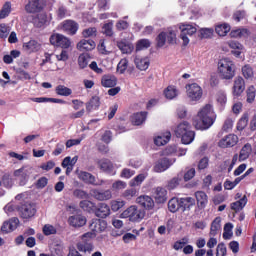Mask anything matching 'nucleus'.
Listing matches in <instances>:
<instances>
[{
    "label": "nucleus",
    "instance_id": "f257e3e1",
    "mask_svg": "<svg viewBox=\"0 0 256 256\" xmlns=\"http://www.w3.org/2000/svg\"><path fill=\"white\" fill-rule=\"evenodd\" d=\"M215 119L216 115L213 111V106L206 104L198 111L197 117L193 120V125L196 129L205 131L215 123Z\"/></svg>",
    "mask_w": 256,
    "mask_h": 256
},
{
    "label": "nucleus",
    "instance_id": "f03ea898",
    "mask_svg": "<svg viewBox=\"0 0 256 256\" xmlns=\"http://www.w3.org/2000/svg\"><path fill=\"white\" fill-rule=\"evenodd\" d=\"M176 137H180L183 145H191L195 140V132L191 130V124L189 122L180 123L175 129Z\"/></svg>",
    "mask_w": 256,
    "mask_h": 256
},
{
    "label": "nucleus",
    "instance_id": "7ed1b4c3",
    "mask_svg": "<svg viewBox=\"0 0 256 256\" xmlns=\"http://www.w3.org/2000/svg\"><path fill=\"white\" fill-rule=\"evenodd\" d=\"M218 73L222 79L229 81L235 77V64L229 58H223L218 62Z\"/></svg>",
    "mask_w": 256,
    "mask_h": 256
},
{
    "label": "nucleus",
    "instance_id": "20e7f679",
    "mask_svg": "<svg viewBox=\"0 0 256 256\" xmlns=\"http://www.w3.org/2000/svg\"><path fill=\"white\" fill-rule=\"evenodd\" d=\"M121 219H129L133 223L142 221L145 218V210L132 205L120 214Z\"/></svg>",
    "mask_w": 256,
    "mask_h": 256
},
{
    "label": "nucleus",
    "instance_id": "39448f33",
    "mask_svg": "<svg viewBox=\"0 0 256 256\" xmlns=\"http://www.w3.org/2000/svg\"><path fill=\"white\" fill-rule=\"evenodd\" d=\"M93 233L87 232L81 236L80 241L76 244L78 253H93L95 246L93 245Z\"/></svg>",
    "mask_w": 256,
    "mask_h": 256
},
{
    "label": "nucleus",
    "instance_id": "423d86ee",
    "mask_svg": "<svg viewBox=\"0 0 256 256\" xmlns=\"http://www.w3.org/2000/svg\"><path fill=\"white\" fill-rule=\"evenodd\" d=\"M78 177L79 179H81V181H84V183H87L88 185H94L95 187H101L103 185H111V181L97 179L93 174L85 171H81L78 174Z\"/></svg>",
    "mask_w": 256,
    "mask_h": 256
},
{
    "label": "nucleus",
    "instance_id": "0eeeda50",
    "mask_svg": "<svg viewBox=\"0 0 256 256\" xmlns=\"http://www.w3.org/2000/svg\"><path fill=\"white\" fill-rule=\"evenodd\" d=\"M186 95L190 101H201V98L203 97V88L197 83L187 84Z\"/></svg>",
    "mask_w": 256,
    "mask_h": 256
},
{
    "label": "nucleus",
    "instance_id": "6e6552de",
    "mask_svg": "<svg viewBox=\"0 0 256 256\" xmlns=\"http://www.w3.org/2000/svg\"><path fill=\"white\" fill-rule=\"evenodd\" d=\"M180 39L183 41L184 47H187L189 43V37H192L197 33V28L193 24H180Z\"/></svg>",
    "mask_w": 256,
    "mask_h": 256
},
{
    "label": "nucleus",
    "instance_id": "1a4fd4ad",
    "mask_svg": "<svg viewBox=\"0 0 256 256\" xmlns=\"http://www.w3.org/2000/svg\"><path fill=\"white\" fill-rule=\"evenodd\" d=\"M18 213L21 219H23L24 221H29V219L35 217V213H37V208L34 204L26 202L18 208Z\"/></svg>",
    "mask_w": 256,
    "mask_h": 256
},
{
    "label": "nucleus",
    "instance_id": "9d476101",
    "mask_svg": "<svg viewBox=\"0 0 256 256\" xmlns=\"http://www.w3.org/2000/svg\"><path fill=\"white\" fill-rule=\"evenodd\" d=\"M51 45L54 47H61V49H69L71 47V39L63 34H53L50 37Z\"/></svg>",
    "mask_w": 256,
    "mask_h": 256
},
{
    "label": "nucleus",
    "instance_id": "9b49d317",
    "mask_svg": "<svg viewBox=\"0 0 256 256\" xmlns=\"http://www.w3.org/2000/svg\"><path fill=\"white\" fill-rule=\"evenodd\" d=\"M33 173V168L31 167H23L14 172V177L19 181V185H26L27 181H29V176Z\"/></svg>",
    "mask_w": 256,
    "mask_h": 256
},
{
    "label": "nucleus",
    "instance_id": "f8f14e48",
    "mask_svg": "<svg viewBox=\"0 0 256 256\" xmlns=\"http://www.w3.org/2000/svg\"><path fill=\"white\" fill-rule=\"evenodd\" d=\"M175 163V159H169L167 157L160 158L158 161L155 162L153 166V171L155 173H163L171 167Z\"/></svg>",
    "mask_w": 256,
    "mask_h": 256
},
{
    "label": "nucleus",
    "instance_id": "ddd939ff",
    "mask_svg": "<svg viewBox=\"0 0 256 256\" xmlns=\"http://www.w3.org/2000/svg\"><path fill=\"white\" fill-rule=\"evenodd\" d=\"M62 31L67 35H77L79 24L73 20H65L62 22Z\"/></svg>",
    "mask_w": 256,
    "mask_h": 256
},
{
    "label": "nucleus",
    "instance_id": "4468645a",
    "mask_svg": "<svg viewBox=\"0 0 256 256\" xmlns=\"http://www.w3.org/2000/svg\"><path fill=\"white\" fill-rule=\"evenodd\" d=\"M236 143H239V137L235 134H229L219 141V147L227 149L228 147H235Z\"/></svg>",
    "mask_w": 256,
    "mask_h": 256
},
{
    "label": "nucleus",
    "instance_id": "2eb2a0df",
    "mask_svg": "<svg viewBox=\"0 0 256 256\" xmlns=\"http://www.w3.org/2000/svg\"><path fill=\"white\" fill-rule=\"evenodd\" d=\"M92 197L96 199L97 201H109V199L113 198V193L111 190H98V189H93L91 191Z\"/></svg>",
    "mask_w": 256,
    "mask_h": 256
},
{
    "label": "nucleus",
    "instance_id": "dca6fc26",
    "mask_svg": "<svg viewBox=\"0 0 256 256\" xmlns=\"http://www.w3.org/2000/svg\"><path fill=\"white\" fill-rule=\"evenodd\" d=\"M116 46L124 55H131L133 49H135V46L125 39L116 41Z\"/></svg>",
    "mask_w": 256,
    "mask_h": 256
},
{
    "label": "nucleus",
    "instance_id": "f3484780",
    "mask_svg": "<svg viewBox=\"0 0 256 256\" xmlns=\"http://www.w3.org/2000/svg\"><path fill=\"white\" fill-rule=\"evenodd\" d=\"M98 167L103 173H108V175H115L113 162L111 160L103 158L98 161Z\"/></svg>",
    "mask_w": 256,
    "mask_h": 256
},
{
    "label": "nucleus",
    "instance_id": "a211bd4d",
    "mask_svg": "<svg viewBox=\"0 0 256 256\" xmlns=\"http://www.w3.org/2000/svg\"><path fill=\"white\" fill-rule=\"evenodd\" d=\"M42 9L43 3H41V0H29L25 6L26 13H39Z\"/></svg>",
    "mask_w": 256,
    "mask_h": 256
},
{
    "label": "nucleus",
    "instance_id": "6ab92c4d",
    "mask_svg": "<svg viewBox=\"0 0 256 256\" xmlns=\"http://www.w3.org/2000/svg\"><path fill=\"white\" fill-rule=\"evenodd\" d=\"M136 203L140 205L141 207H144V209L151 210L155 207V201H153V198L151 196L143 195L136 199Z\"/></svg>",
    "mask_w": 256,
    "mask_h": 256
},
{
    "label": "nucleus",
    "instance_id": "aec40b11",
    "mask_svg": "<svg viewBox=\"0 0 256 256\" xmlns=\"http://www.w3.org/2000/svg\"><path fill=\"white\" fill-rule=\"evenodd\" d=\"M19 227V218L14 217L10 219L9 221H6L3 223L1 227V231L3 233H11V231H15Z\"/></svg>",
    "mask_w": 256,
    "mask_h": 256
},
{
    "label": "nucleus",
    "instance_id": "412c9836",
    "mask_svg": "<svg viewBox=\"0 0 256 256\" xmlns=\"http://www.w3.org/2000/svg\"><path fill=\"white\" fill-rule=\"evenodd\" d=\"M245 91V80L243 77H236L233 86L234 97H239Z\"/></svg>",
    "mask_w": 256,
    "mask_h": 256
},
{
    "label": "nucleus",
    "instance_id": "4be33fe9",
    "mask_svg": "<svg viewBox=\"0 0 256 256\" xmlns=\"http://www.w3.org/2000/svg\"><path fill=\"white\" fill-rule=\"evenodd\" d=\"M68 223L71 227H83V225H86L87 223V218L81 214L70 216Z\"/></svg>",
    "mask_w": 256,
    "mask_h": 256
},
{
    "label": "nucleus",
    "instance_id": "5701e85b",
    "mask_svg": "<svg viewBox=\"0 0 256 256\" xmlns=\"http://www.w3.org/2000/svg\"><path fill=\"white\" fill-rule=\"evenodd\" d=\"M76 47L78 51H93L97 47V44L93 40L82 39L77 43Z\"/></svg>",
    "mask_w": 256,
    "mask_h": 256
},
{
    "label": "nucleus",
    "instance_id": "b1692460",
    "mask_svg": "<svg viewBox=\"0 0 256 256\" xmlns=\"http://www.w3.org/2000/svg\"><path fill=\"white\" fill-rule=\"evenodd\" d=\"M90 229L95 233H101L105 231V229H107V222L101 219L92 220V223L90 224Z\"/></svg>",
    "mask_w": 256,
    "mask_h": 256
},
{
    "label": "nucleus",
    "instance_id": "393cba45",
    "mask_svg": "<svg viewBox=\"0 0 256 256\" xmlns=\"http://www.w3.org/2000/svg\"><path fill=\"white\" fill-rule=\"evenodd\" d=\"M195 198L199 209H205L207 207V204L209 203V198L207 197V194L205 192L197 191L195 193Z\"/></svg>",
    "mask_w": 256,
    "mask_h": 256
},
{
    "label": "nucleus",
    "instance_id": "a878e982",
    "mask_svg": "<svg viewBox=\"0 0 256 256\" xmlns=\"http://www.w3.org/2000/svg\"><path fill=\"white\" fill-rule=\"evenodd\" d=\"M181 211H191L192 207H195V200L193 197L179 198Z\"/></svg>",
    "mask_w": 256,
    "mask_h": 256
},
{
    "label": "nucleus",
    "instance_id": "bb28decb",
    "mask_svg": "<svg viewBox=\"0 0 256 256\" xmlns=\"http://www.w3.org/2000/svg\"><path fill=\"white\" fill-rule=\"evenodd\" d=\"M23 49L26 51V53H37V51L41 49V44L36 40H30L23 43Z\"/></svg>",
    "mask_w": 256,
    "mask_h": 256
},
{
    "label": "nucleus",
    "instance_id": "cd10ccee",
    "mask_svg": "<svg viewBox=\"0 0 256 256\" xmlns=\"http://www.w3.org/2000/svg\"><path fill=\"white\" fill-rule=\"evenodd\" d=\"M168 141H171V132L169 131H166L154 138V143L157 145V147H163V145H167Z\"/></svg>",
    "mask_w": 256,
    "mask_h": 256
},
{
    "label": "nucleus",
    "instance_id": "c85d7f7f",
    "mask_svg": "<svg viewBox=\"0 0 256 256\" xmlns=\"http://www.w3.org/2000/svg\"><path fill=\"white\" fill-rule=\"evenodd\" d=\"M111 215V208L106 203H100L96 210V217H100L101 219H105Z\"/></svg>",
    "mask_w": 256,
    "mask_h": 256
},
{
    "label": "nucleus",
    "instance_id": "c756f323",
    "mask_svg": "<svg viewBox=\"0 0 256 256\" xmlns=\"http://www.w3.org/2000/svg\"><path fill=\"white\" fill-rule=\"evenodd\" d=\"M154 199L156 203H165L167 201V189L157 187L154 192Z\"/></svg>",
    "mask_w": 256,
    "mask_h": 256
},
{
    "label": "nucleus",
    "instance_id": "7c9ffc66",
    "mask_svg": "<svg viewBox=\"0 0 256 256\" xmlns=\"http://www.w3.org/2000/svg\"><path fill=\"white\" fill-rule=\"evenodd\" d=\"M147 120V112H137L131 116L132 125H143V122Z\"/></svg>",
    "mask_w": 256,
    "mask_h": 256
},
{
    "label": "nucleus",
    "instance_id": "2f4dec72",
    "mask_svg": "<svg viewBox=\"0 0 256 256\" xmlns=\"http://www.w3.org/2000/svg\"><path fill=\"white\" fill-rule=\"evenodd\" d=\"M252 151L253 148L251 147V144H245L240 150L239 161H246V159H249V156L251 155Z\"/></svg>",
    "mask_w": 256,
    "mask_h": 256
},
{
    "label": "nucleus",
    "instance_id": "473e14b6",
    "mask_svg": "<svg viewBox=\"0 0 256 256\" xmlns=\"http://www.w3.org/2000/svg\"><path fill=\"white\" fill-rule=\"evenodd\" d=\"M134 63L140 71H147L149 69V59L136 57Z\"/></svg>",
    "mask_w": 256,
    "mask_h": 256
},
{
    "label": "nucleus",
    "instance_id": "72a5a7b5",
    "mask_svg": "<svg viewBox=\"0 0 256 256\" xmlns=\"http://www.w3.org/2000/svg\"><path fill=\"white\" fill-rule=\"evenodd\" d=\"M164 95H165L166 99L173 100L179 96V90L175 86H168L164 90Z\"/></svg>",
    "mask_w": 256,
    "mask_h": 256
},
{
    "label": "nucleus",
    "instance_id": "f704fd0d",
    "mask_svg": "<svg viewBox=\"0 0 256 256\" xmlns=\"http://www.w3.org/2000/svg\"><path fill=\"white\" fill-rule=\"evenodd\" d=\"M101 105L99 96H93L89 103L86 104V110L88 111V113H91V111L95 110V109H99V106Z\"/></svg>",
    "mask_w": 256,
    "mask_h": 256
},
{
    "label": "nucleus",
    "instance_id": "c9c22d12",
    "mask_svg": "<svg viewBox=\"0 0 256 256\" xmlns=\"http://www.w3.org/2000/svg\"><path fill=\"white\" fill-rule=\"evenodd\" d=\"M215 31L220 37H225L231 31V26L227 23L217 24Z\"/></svg>",
    "mask_w": 256,
    "mask_h": 256
},
{
    "label": "nucleus",
    "instance_id": "e433bc0d",
    "mask_svg": "<svg viewBox=\"0 0 256 256\" xmlns=\"http://www.w3.org/2000/svg\"><path fill=\"white\" fill-rule=\"evenodd\" d=\"M219 231H221V217H216L211 224L210 236L215 237Z\"/></svg>",
    "mask_w": 256,
    "mask_h": 256
},
{
    "label": "nucleus",
    "instance_id": "4c0bfd02",
    "mask_svg": "<svg viewBox=\"0 0 256 256\" xmlns=\"http://www.w3.org/2000/svg\"><path fill=\"white\" fill-rule=\"evenodd\" d=\"M103 87H115L117 85V78L111 75H105L101 80Z\"/></svg>",
    "mask_w": 256,
    "mask_h": 256
},
{
    "label": "nucleus",
    "instance_id": "58836bf2",
    "mask_svg": "<svg viewBox=\"0 0 256 256\" xmlns=\"http://www.w3.org/2000/svg\"><path fill=\"white\" fill-rule=\"evenodd\" d=\"M245 205H247V196H243L240 200L231 203V209L237 213L241 211Z\"/></svg>",
    "mask_w": 256,
    "mask_h": 256
},
{
    "label": "nucleus",
    "instance_id": "ea45409f",
    "mask_svg": "<svg viewBox=\"0 0 256 256\" xmlns=\"http://www.w3.org/2000/svg\"><path fill=\"white\" fill-rule=\"evenodd\" d=\"M168 209L171 213H177L181 209V202L179 198H172L168 202Z\"/></svg>",
    "mask_w": 256,
    "mask_h": 256
},
{
    "label": "nucleus",
    "instance_id": "a19ab883",
    "mask_svg": "<svg viewBox=\"0 0 256 256\" xmlns=\"http://www.w3.org/2000/svg\"><path fill=\"white\" fill-rule=\"evenodd\" d=\"M248 123H249V113L245 112V113H243V115L241 116V118L239 119V121L237 123V130L243 131V129H245V127H247Z\"/></svg>",
    "mask_w": 256,
    "mask_h": 256
},
{
    "label": "nucleus",
    "instance_id": "79ce46f5",
    "mask_svg": "<svg viewBox=\"0 0 256 256\" xmlns=\"http://www.w3.org/2000/svg\"><path fill=\"white\" fill-rule=\"evenodd\" d=\"M56 93L57 95H60L61 97H69L73 93V90L66 87L65 85H58L56 87Z\"/></svg>",
    "mask_w": 256,
    "mask_h": 256
},
{
    "label": "nucleus",
    "instance_id": "37998d69",
    "mask_svg": "<svg viewBox=\"0 0 256 256\" xmlns=\"http://www.w3.org/2000/svg\"><path fill=\"white\" fill-rule=\"evenodd\" d=\"M11 15V2H5L0 10V19H6Z\"/></svg>",
    "mask_w": 256,
    "mask_h": 256
},
{
    "label": "nucleus",
    "instance_id": "c03bdc74",
    "mask_svg": "<svg viewBox=\"0 0 256 256\" xmlns=\"http://www.w3.org/2000/svg\"><path fill=\"white\" fill-rule=\"evenodd\" d=\"M82 37H84V39H89V38L97 37V28L90 27V28L84 29L82 31Z\"/></svg>",
    "mask_w": 256,
    "mask_h": 256
},
{
    "label": "nucleus",
    "instance_id": "a18cd8bd",
    "mask_svg": "<svg viewBox=\"0 0 256 256\" xmlns=\"http://www.w3.org/2000/svg\"><path fill=\"white\" fill-rule=\"evenodd\" d=\"M242 75L245 79H251L255 73L253 72V67L251 65L246 64L242 67Z\"/></svg>",
    "mask_w": 256,
    "mask_h": 256
},
{
    "label": "nucleus",
    "instance_id": "49530a36",
    "mask_svg": "<svg viewBox=\"0 0 256 256\" xmlns=\"http://www.w3.org/2000/svg\"><path fill=\"white\" fill-rule=\"evenodd\" d=\"M151 47V41L149 39H141L136 44V51H143Z\"/></svg>",
    "mask_w": 256,
    "mask_h": 256
},
{
    "label": "nucleus",
    "instance_id": "de8ad7c7",
    "mask_svg": "<svg viewBox=\"0 0 256 256\" xmlns=\"http://www.w3.org/2000/svg\"><path fill=\"white\" fill-rule=\"evenodd\" d=\"M147 179V174H139L130 181L131 187H139Z\"/></svg>",
    "mask_w": 256,
    "mask_h": 256
},
{
    "label": "nucleus",
    "instance_id": "09e8293b",
    "mask_svg": "<svg viewBox=\"0 0 256 256\" xmlns=\"http://www.w3.org/2000/svg\"><path fill=\"white\" fill-rule=\"evenodd\" d=\"M127 67H129V60H127V58L121 59L117 65L118 73L123 75V73H125V71H127Z\"/></svg>",
    "mask_w": 256,
    "mask_h": 256
},
{
    "label": "nucleus",
    "instance_id": "8fccbe9b",
    "mask_svg": "<svg viewBox=\"0 0 256 256\" xmlns=\"http://www.w3.org/2000/svg\"><path fill=\"white\" fill-rule=\"evenodd\" d=\"M246 95H247V103H253L255 101L256 97V89L255 86H249L246 90Z\"/></svg>",
    "mask_w": 256,
    "mask_h": 256
},
{
    "label": "nucleus",
    "instance_id": "3c124183",
    "mask_svg": "<svg viewBox=\"0 0 256 256\" xmlns=\"http://www.w3.org/2000/svg\"><path fill=\"white\" fill-rule=\"evenodd\" d=\"M165 33H166L167 42L170 45H175V43H177V32H175V30H168Z\"/></svg>",
    "mask_w": 256,
    "mask_h": 256
},
{
    "label": "nucleus",
    "instance_id": "603ef678",
    "mask_svg": "<svg viewBox=\"0 0 256 256\" xmlns=\"http://www.w3.org/2000/svg\"><path fill=\"white\" fill-rule=\"evenodd\" d=\"M47 23V15L45 14H39L35 19H34V25L35 27L41 28Z\"/></svg>",
    "mask_w": 256,
    "mask_h": 256
},
{
    "label": "nucleus",
    "instance_id": "864d4df0",
    "mask_svg": "<svg viewBox=\"0 0 256 256\" xmlns=\"http://www.w3.org/2000/svg\"><path fill=\"white\" fill-rule=\"evenodd\" d=\"M11 33V27L7 24H0V39H7Z\"/></svg>",
    "mask_w": 256,
    "mask_h": 256
},
{
    "label": "nucleus",
    "instance_id": "5fc2aeb1",
    "mask_svg": "<svg viewBox=\"0 0 256 256\" xmlns=\"http://www.w3.org/2000/svg\"><path fill=\"white\" fill-rule=\"evenodd\" d=\"M157 47H165V43H167V33L161 32L156 38Z\"/></svg>",
    "mask_w": 256,
    "mask_h": 256
},
{
    "label": "nucleus",
    "instance_id": "6e6d98bb",
    "mask_svg": "<svg viewBox=\"0 0 256 256\" xmlns=\"http://www.w3.org/2000/svg\"><path fill=\"white\" fill-rule=\"evenodd\" d=\"M78 65H79L80 69H85V67H87V65H89V56L86 54H81L78 57Z\"/></svg>",
    "mask_w": 256,
    "mask_h": 256
},
{
    "label": "nucleus",
    "instance_id": "4d7b16f0",
    "mask_svg": "<svg viewBox=\"0 0 256 256\" xmlns=\"http://www.w3.org/2000/svg\"><path fill=\"white\" fill-rule=\"evenodd\" d=\"M122 197L131 201L132 197H137V190L135 188H129L122 193Z\"/></svg>",
    "mask_w": 256,
    "mask_h": 256
},
{
    "label": "nucleus",
    "instance_id": "13d9d810",
    "mask_svg": "<svg viewBox=\"0 0 256 256\" xmlns=\"http://www.w3.org/2000/svg\"><path fill=\"white\" fill-rule=\"evenodd\" d=\"M179 183H181V177L176 176L168 181L167 187L170 191H172L173 189H176V187H179Z\"/></svg>",
    "mask_w": 256,
    "mask_h": 256
},
{
    "label": "nucleus",
    "instance_id": "bf43d9fd",
    "mask_svg": "<svg viewBox=\"0 0 256 256\" xmlns=\"http://www.w3.org/2000/svg\"><path fill=\"white\" fill-rule=\"evenodd\" d=\"M125 207V201L123 200H112L111 201V209L114 212L119 211V209H123Z\"/></svg>",
    "mask_w": 256,
    "mask_h": 256
},
{
    "label": "nucleus",
    "instance_id": "052dcab7",
    "mask_svg": "<svg viewBox=\"0 0 256 256\" xmlns=\"http://www.w3.org/2000/svg\"><path fill=\"white\" fill-rule=\"evenodd\" d=\"M80 207L83 209V211H92L93 208L95 207V204L89 200H82L80 202Z\"/></svg>",
    "mask_w": 256,
    "mask_h": 256
},
{
    "label": "nucleus",
    "instance_id": "680f3d73",
    "mask_svg": "<svg viewBox=\"0 0 256 256\" xmlns=\"http://www.w3.org/2000/svg\"><path fill=\"white\" fill-rule=\"evenodd\" d=\"M127 188V182H124L122 180L115 181L112 184L113 191H123V189Z\"/></svg>",
    "mask_w": 256,
    "mask_h": 256
},
{
    "label": "nucleus",
    "instance_id": "e2e57ef3",
    "mask_svg": "<svg viewBox=\"0 0 256 256\" xmlns=\"http://www.w3.org/2000/svg\"><path fill=\"white\" fill-rule=\"evenodd\" d=\"M56 15L59 19H65V17H69V11H67L65 6H59Z\"/></svg>",
    "mask_w": 256,
    "mask_h": 256
},
{
    "label": "nucleus",
    "instance_id": "0e129e2a",
    "mask_svg": "<svg viewBox=\"0 0 256 256\" xmlns=\"http://www.w3.org/2000/svg\"><path fill=\"white\" fill-rule=\"evenodd\" d=\"M64 249L65 248L63 247V245L57 244L52 249V253L51 254L54 255V256H63L65 254Z\"/></svg>",
    "mask_w": 256,
    "mask_h": 256
},
{
    "label": "nucleus",
    "instance_id": "69168bd1",
    "mask_svg": "<svg viewBox=\"0 0 256 256\" xmlns=\"http://www.w3.org/2000/svg\"><path fill=\"white\" fill-rule=\"evenodd\" d=\"M248 34L247 29H237V30H232L230 32V36L237 38V37H245V35Z\"/></svg>",
    "mask_w": 256,
    "mask_h": 256
},
{
    "label": "nucleus",
    "instance_id": "338daca9",
    "mask_svg": "<svg viewBox=\"0 0 256 256\" xmlns=\"http://www.w3.org/2000/svg\"><path fill=\"white\" fill-rule=\"evenodd\" d=\"M73 196L77 197V199H88L89 198V194H87V192H85L84 190H81V189L74 190Z\"/></svg>",
    "mask_w": 256,
    "mask_h": 256
},
{
    "label": "nucleus",
    "instance_id": "774afa93",
    "mask_svg": "<svg viewBox=\"0 0 256 256\" xmlns=\"http://www.w3.org/2000/svg\"><path fill=\"white\" fill-rule=\"evenodd\" d=\"M225 255H227V247L223 243L218 244L216 248V256H225Z\"/></svg>",
    "mask_w": 256,
    "mask_h": 256
}]
</instances>
